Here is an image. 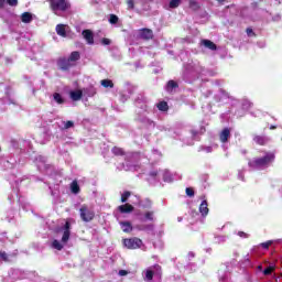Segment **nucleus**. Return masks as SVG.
<instances>
[{"label": "nucleus", "instance_id": "c85d7f7f", "mask_svg": "<svg viewBox=\"0 0 282 282\" xmlns=\"http://www.w3.org/2000/svg\"><path fill=\"white\" fill-rule=\"evenodd\" d=\"M84 94H87L89 97L96 96V88H94V86H89L88 88L84 89Z\"/></svg>", "mask_w": 282, "mask_h": 282}, {"label": "nucleus", "instance_id": "c03bdc74", "mask_svg": "<svg viewBox=\"0 0 282 282\" xmlns=\"http://www.w3.org/2000/svg\"><path fill=\"white\" fill-rule=\"evenodd\" d=\"M9 6L15 7L19 6V0H7Z\"/></svg>", "mask_w": 282, "mask_h": 282}, {"label": "nucleus", "instance_id": "f257e3e1", "mask_svg": "<svg viewBox=\"0 0 282 282\" xmlns=\"http://www.w3.org/2000/svg\"><path fill=\"white\" fill-rule=\"evenodd\" d=\"M271 162H274V153H267L263 158L249 161V166L254 170L267 169V166H270Z\"/></svg>", "mask_w": 282, "mask_h": 282}, {"label": "nucleus", "instance_id": "473e14b6", "mask_svg": "<svg viewBox=\"0 0 282 282\" xmlns=\"http://www.w3.org/2000/svg\"><path fill=\"white\" fill-rule=\"evenodd\" d=\"M189 8L192 10H199V2L195 1V0H191L189 1Z\"/></svg>", "mask_w": 282, "mask_h": 282}, {"label": "nucleus", "instance_id": "8fccbe9b", "mask_svg": "<svg viewBox=\"0 0 282 282\" xmlns=\"http://www.w3.org/2000/svg\"><path fill=\"white\" fill-rule=\"evenodd\" d=\"M128 274H129V271H127V270L119 271V276H127Z\"/></svg>", "mask_w": 282, "mask_h": 282}, {"label": "nucleus", "instance_id": "cd10ccee", "mask_svg": "<svg viewBox=\"0 0 282 282\" xmlns=\"http://www.w3.org/2000/svg\"><path fill=\"white\" fill-rule=\"evenodd\" d=\"M182 3V0H171L169 8H171L172 10H175V8H180Z\"/></svg>", "mask_w": 282, "mask_h": 282}, {"label": "nucleus", "instance_id": "3c124183", "mask_svg": "<svg viewBox=\"0 0 282 282\" xmlns=\"http://www.w3.org/2000/svg\"><path fill=\"white\" fill-rule=\"evenodd\" d=\"M36 160H37V162H42V164H45V162H46L45 156H41V155Z\"/></svg>", "mask_w": 282, "mask_h": 282}, {"label": "nucleus", "instance_id": "7c9ffc66", "mask_svg": "<svg viewBox=\"0 0 282 282\" xmlns=\"http://www.w3.org/2000/svg\"><path fill=\"white\" fill-rule=\"evenodd\" d=\"M153 276H154L153 269H148L145 272L147 281H153Z\"/></svg>", "mask_w": 282, "mask_h": 282}, {"label": "nucleus", "instance_id": "79ce46f5", "mask_svg": "<svg viewBox=\"0 0 282 282\" xmlns=\"http://www.w3.org/2000/svg\"><path fill=\"white\" fill-rule=\"evenodd\" d=\"M273 271H274L273 267H268L267 269H264L263 274L269 275V274H272Z\"/></svg>", "mask_w": 282, "mask_h": 282}, {"label": "nucleus", "instance_id": "4be33fe9", "mask_svg": "<svg viewBox=\"0 0 282 282\" xmlns=\"http://www.w3.org/2000/svg\"><path fill=\"white\" fill-rule=\"evenodd\" d=\"M206 132V128L202 127L200 128V131H197V130H191V133H192V138L194 140H197V135H203V133Z\"/></svg>", "mask_w": 282, "mask_h": 282}, {"label": "nucleus", "instance_id": "de8ad7c7", "mask_svg": "<svg viewBox=\"0 0 282 282\" xmlns=\"http://www.w3.org/2000/svg\"><path fill=\"white\" fill-rule=\"evenodd\" d=\"M127 3H128V9H129V10H133V8H134V2H133V0H128Z\"/></svg>", "mask_w": 282, "mask_h": 282}, {"label": "nucleus", "instance_id": "e433bc0d", "mask_svg": "<svg viewBox=\"0 0 282 282\" xmlns=\"http://www.w3.org/2000/svg\"><path fill=\"white\" fill-rule=\"evenodd\" d=\"M129 197H131V192H124V193L121 195V202H122V204L127 203V200L129 199Z\"/></svg>", "mask_w": 282, "mask_h": 282}, {"label": "nucleus", "instance_id": "5fc2aeb1", "mask_svg": "<svg viewBox=\"0 0 282 282\" xmlns=\"http://www.w3.org/2000/svg\"><path fill=\"white\" fill-rule=\"evenodd\" d=\"M139 121L143 122V123L150 122L149 119H147V118H141V119H139Z\"/></svg>", "mask_w": 282, "mask_h": 282}, {"label": "nucleus", "instance_id": "b1692460", "mask_svg": "<svg viewBox=\"0 0 282 282\" xmlns=\"http://www.w3.org/2000/svg\"><path fill=\"white\" fill-rule=\"evenodd\" d=\"M100 84L102 87H106V88L110 87V89H113V82H111V79H102Z\"/></svg>", "mask_w": 282, "mask_h": 282}, {"label": "nucleus", "instance_id": "7ed1b4c3", "mask_svg": "<svg viewBox=\"0 0 282 282\" xmlns=\"http://www.w3.org/2000/svg\"><path fill=\"white\" fill-rule=\"evenodd\" d=\"M203 72L202 66L197 64H187L185 65V72L184 74L187 76V78H197Z\"/></svg>", "mask_w": 282, "mask_h": 282}, {"label": "nucleus", "instance_id": "864d4df0", "mask_svg": "<svg viewBox=\"0 0 282 282\" xmlns=\"http://www.w3.org/2000/svg\"><path fill=\"white\" fill-rule=\"evenodd\" d=\"M247 34L248 36H250L251 34H254V32L252 31V29H247Z\"/></svg>", "mask_w": 282, "mask_h": 282}, {"label": "nucleus", "instance_id": "bb28decb", "mask_svg": "<svg viewBox=\"0 0 282 282\" xmlns=\"http://www.w3.org/2000/svg\"><path fill=\"white\" fill-rule=\"evenodd\" d=\"M159 111H169V104L166 101H161L158 104Z\"/></svg>", "mask_w": 282, "mask_h": 282}, {"label": "nucleus", "instance_id": "37998d69", "mask_svg": "<svg viewBox=\"0 0 282 282\" xmlns=\"http://www.w3.org/2000/svg\"><path fill=\"white\" fill-rule=\"evenodd\" d=\"M145 219H148L149 221H153V212L145 213Z\"/></svg>", "mask_w": 282, "mask_h": 282}, {"label": "nucleus", "instance_id": "6e6552de", "mask_svg": "<svg viewBox=\"0 0 282 282\" xmlns=\"http://www.w3.org/2000/svg\"><path fill=\"white\" fill-rule=\"evenodd\" d=\"M56 32L58 36H63V39H67V33L69 32V26L65 24H57Z\"/></svg>", "mask_w": 282, "mask_h": 282}, {"label": "nucleus", "instance_id": "e2e57ef3", "mask_svg": "<svg viewBox=\"0 0 282 282\" xmlns=\"http://www.w3.org/2000/svg\"><path fill=\"white\" fill-rule=\"evenodd\" d=\"M188 256H189V257H195V253L189 252Z\"/></svg>", "mask_w": 282, "mask_h": 282}, {"label": "nucleus", "instance_id": "4c0bfd02", "mask_svg": "<svg viewBox=\"0 0 282 282\" xmlns=\"http://www.w3.org/2000/svg\"><path fill=\"white\" fill-rule=\"evenodd\" d=\"M118 21H119L118 15L110 14L109 23H111L112 25H116V23H118Z\"/></svg>", "mask_w": 282, "mask_h": 282}, {"label": "nucleus", "instance_id": "a878e982", "mask_svg": "<svg viewBox=\"0 0 282 282\" xmlns=\"http://www.w3.org/2000/svg\"><path fill=\"white\" fill-rule=\"evenodd\" d=\"M155 226L153 224L142 225L139 230H145L147 232H153Z\"/></svg>", "mask_w": 282, "mask_h": 282}, {"label": "nucleus", "instance_id": "f704fd0d", "mask_svg": "<svg viewBox=\"0 0 282 282\" xmlns=\"http://www.w3.org/2000/svg\"><path fill=\"white\" fill-rule=\"evenodd\" d=\"M113 155H124V151L121 148L115 147L112 148Z\"/></svg>", "mask_w": 282, "mask_h": 282}, {"label": "nucleus", "instance_id": "6ab92c4d", "mask_svg": "<svg viewBox=\"0 0 282 282\" xmlns=\"http://www.w3.org/2000/svg\"><path fill=\"white\" fill-rule=\"evenodd\" d=\"M21 21L22 23H32V13L30 12L22 13Z\"/></svg>", "mask_w": 282, "mask_h": 282}, {"label": "nucleus", "instance_id": "aec40b11", "mask_svg": "<svg viewBox=\"0 0 282 282\" xmlns=\"http://www.w3.org/2000/svg\"><path fill=\"white\" fill-rule=\"evenodd\" d=\"M53 100H55L57 105H65V98H63V96L58 93L53 94Z\"/></svg>", "mask_w": 282, "mask_h": 282}, {"label": "nucleus", "instance_id": "a211bd4d", "mask_svg": "<svg viewBox=\"0 0 282 282\" xmlns=\"http://www.w3.org/2000/svg\"><path fill=\"white\" fill-rule=\"evenodd\" d=\"M120 226H121L123 232H131V230H133V227L131 226V223H129V221H121Z\"/></svg>", "mask_w": 282, "mask_h": 282}, {"label": "nucleus", "instance_id": "f03ea898", "mask_svg": "<svg viewBox=\"0 0 282 282\" xmlns=\"http://www.w3.org/2000/svg\"><path fill=\"white\" fill-rule=\"evenodd\" d=\"M51 10L54 12L57 17L61 14L58 12H67L72 8V3L67 0H48Z\"/></svg>", "mask_w": 282, "mask_h": 282}, {"label": "nucleus", "instance_id": "c9c22d12", "mask_svg": "<svg viewBox=\"0 0 282 282\" xmlns=\"http://www.w3.org/2000/svg\"><path fill=\"white\" fill-rule=\"evenodd\" d=\"M123 169H124V171H138L140 169V166H138V165H129V164L124 165L123 164Z\"/></svg>", "mask_w": 282, "mask_h": 282}, {"label": "nucleus", "instance_id": "09e8293b", "mask_svg": "<svg viewBox=\"0 0 282 282\" xmlns=\"http://www.w3.org/2000/svg\"><path fill=\"white\" fill-rule=\"evenodd\" d=\"M101 43H102V45H111V40L104 37Z\"/></svg>", "mask_w": 282, "mask_h": 282}, {"label": "nucleus", "instance_id": "69168bd1", "mask_svg": "<svg viewBox=\"0 0 282 282\" xmlns=\"http://www.w3.org/2000/svg\"><path fill=\"white\" fill-rule=\"evenodd\" d=\"M35 91H36V90H35V89H33V94H35Z\"/></svg>", "mask_w": 282, "mask_h": 282}, {"label": "nucleus", "instance_id": "9d476101", "mask_svg": "<svg viewBox=\"0 0 282 282\" xmlns=\"http://www.w3.org/2000/svg\"><path fill=\"white\" fill-rule=\"evenodd\" d=\"M82 34L85 41H87L88 45H94V32H91V30H84Z\"/></svg>", "mask_w": 282, "mask_h": 282}, {"label": "nucleus", "instance_id": "2f4dec72", "mask_svg": "<svg viewBox=\"0 0 282 282\" xmlns=\"http://www.w3.org/2000/svg\"><path fill=\"white\" fill-rule=\"evenodd\" d=\"M52 247L55 250H63V243H61V241H58V240H54L53 243H52Z\"/></svg>", "mask_w": 282, "mask_h": 282}, {"label": "nucleus", "instance_id": "a18cd8bd", "mask_svg": "<svg viewBox=\"0 0 282 282\" xmlns=\"http://www.w3.org/2000/svg\"><path fill=\"white\" fill-rule=\"evenodd\" d=\"M202 151H206V153H213V147H202Z\"/></svg>", "mask_w": 282, "mask_h": 282}, {"label": "nucleus", "instance_id": "9b49d317", "mask_svg": "<svg viewBox=\"0 0 282 282\" xmlns=\"http://www.w3.org/2000/svg\"><path fill=\"white\" fill-rule=\"evenodd\" d=\"M219 139H220V142H223L224 144H226V142H228V140H230V129H229V128H225V129L220 132Z\"/></svg>", "mask_w": 282, "mask_h": 282}, {"label": "nucleus", "instance_id": "5701e85b", "mask_svg": "<svg viewBox=\"0 0 282 282\" xmlns=\"http://www.w3.org/2000/svg\"><path fill=\"white\" fill-rule=\"evenodd\" d=\"M70 191L72 193H74L75 195H78V193H80V186H78V182L74 181L70 184Z\"/></svg>", "mask_w": 282, "mask_h": 282}, {"label": "nucleus", "instance_id": "412c9836", "mask_svg": "<svg viewBox=\"0 0 282 282\" xmlns=\"http://www.w3.org/2000/svg\"><path fill=\"white\" fill-rule=\"evenodd\" d=\"M253 140H254V142L257 143V144H261V145H263V144H265L267 142H268V137H261V135H256L254 138H253Z\"/></svg>", "mask_w": 282, "mask_h": 282}, {"label": "nucleus", "instance_id": "2eb2a0df", "mask_svg": "<svg viewBox=\"0 0 282 282\" xmlns=\"http://www.w3.org/2000/svg\"><path fill=\"white\" fill-rule=\"evenodd\" d=\"M72 100L78 101L83 98V90L70 91Z\"/></svg>", "mask_w": 282, "mask_h": 282}, {"label": "nucleus", "instance_id": "ddd939ff", "mask_svg": "<svg viewBox=\"0 0 282 282\" xmlns=\"http://www.w3.org/2000/svg\"><path fill=\"white\" fill-rule=\"evenodd\" d=\"M199 213L202 214L203 217H206L208 215V202L203 200L200 206H199Z\"/></svg>", "mask_w": 282, "mask_h": 282}, {"label": "nucleus", "instance_id": "39448f33", "mask_svg": "<svg viewBox=\"0 0 282 282\" xmlns=\"http://www.w3.org/2000/svg\"><path fill=\"white\" fill-rule=\"evenodd\" d=\"M123 246H126V248H129L130 250H135L137 248H140V246H142V240H140L139 238L124 239Z\"/></svg>", "mask_w": 282, "mask_h": 282}, {"label": "nucleus", "instance_id": "603ef678", "mask_svg": "<svg viewBox=\"0 0 282 282\" xmlns=\"http://www.w3.org/2000/svg\"><path fill=\"white\" fill-rule=\"evenodd\" d=\"M150 177H158V171L150 172Z\"/></svg>", "mask_w": 282, "mask_h": 282}, {"label": "nucleus", "instance_id": "338daca9", "mask_svg": "<svg viewBox=\"0 0 282 282\" xmlns=\"http://www.w3.org/2000/svg\"><path fill=\"white\" fill-rule=\"evenodd\" d=\"M220 281H224V278H220Z\"/></svg>", "mask_w": 282, "mask_h": 282}, {"label": "nucleus", "instance_id": "0e129e2a", "mask_svg": "<svg viewBox=\"0 0 282 282\" xmlns=\"http://www.w3.org/2000/svg\"><path fill=\"white\" fill-rule=\"evenodd\" d=\"M270 129H276V126H271Z\"/></svg>", "mask_w": 282, "mask_h": 282}, {"label": "nucleus", "instance_id": "423d86ee", "mask_svg": "<svg viewBox=\"0 0 282 282\" xmlns=\"http://www.w3.org/2000/svg\"><path fill=\"white\" fill-rule=\"evenodd\" d=\"M62 230L64 231L63 237H62V243H67L69 241V237L72 235V223L68 220H66L64 228H62Z\"/></svg>", "mask_w": 282, "mask_h": 282}, {"label": "nucleus", "instance_id": "c756f323", "mask_svg": "<svg viewBox=\"0 0 282 282\" xmlns=\"http://www.w3.org/2000/svg\"><path fill=\"white\" fill-rule=\"evenodd\" d=\"M177 83L174 80H170L166 85V91H173V89H176Z\"/></svg>", "mask_w": 282, "mask_h": 282}, {"label": "nucleus", "instance_id": "72a5a7b5", "mask_svg": "<svg viewBox=\"0 0 282 282\" xmlns=\"http://www.w3.org/2000/svg\"><path fill=\"white\" fill-rule=\"evenodd\" d=\"M134 102L137 104H141V102H147V97H144V95L140 94L138 95V97L134 99Z\"/></svg>", "mask_w": 282, "mask_h": 282}, {"label": "nucleus", "instance_id": "ea45409f", "mask_svg": "<svg viewBox=\"0 0 282 282\" xmlns=\"http://www.w3.org/2000/svg\"><path fill=\"white\" fill-rule=\"evenodd\" d=\"M0 259L4 260L7 263L10 262V257L8 256V253H6V251H0Z\"/></svg>", "mask_w": 282, "mask_h": 282}, {"label": "nucleus", "instance_id": "680f3d73", "mask_svg": "<svg viewBox=\"0 0 282 282\" xmlns=\"http://www.w3.org/2000/svg\"><path fill=\"white\" fill-rule=\"evenodd\" d=\"M226 0H217L218 3H224Z\"/></svg>", "mask_w": 282, "mask_h": 282}, {"label": "nucleus", "instance_id": "4d7b16f0", "mask_svg": "<svg viewBox=\"0 0 282 282\" xmlns=\"http://www.w3.org/2000/svg\"><path fill=\"white\" fill-rule=\"evenodd\" d=\"M281 20V15L280 14H278V15H275L274 18H273V21H280Z\"/></svg>", "mask_w": 282, "mask_h": 282}, {"label": "nucleus", "instance_id": "1a4fd4ad", "mask_svg": "<svg viewBox=\"0 0 282 282\" xmlns=\"http://www.w3.org/2000/svg\"><path fill=\"white\" fill-rule=\"evenodd\" d=\"M140 39H143L144 41H151L153 39V31L150 29H143L140 31Z\"/></svg>", "mask_w": 282, "mask_h": 282}, {"label": "nucleus", "instance_id": "6e6d98bb", "mask_svg": "<svg viewBox=\"0 0 282 282\" xmlns=\"http://www.w3.org/2000/svg\"><path fill=\"white\" fill-rule=\"evenodd\" d=\"M238 235H239V237H248V235L243 231H239Z\"/></svg>", "mask_w": 282, "mask_h": 282}, {"label": "nucleus", "instance_id": "a19ab883", "mask_svg": "<svg viewBox=\"0 0 282 282\" xmlns=\"http://www.w3.org/2000/svg\"><path fill=\"white\" fill-rule=\"evenodd\" d=\"M74 127V121H64V129H72Z\"/></svg>", "mask_w": 282, "mask_h": 282}, {"label": "nucleus", "instance_id": "f8f14e48", "mask_svg": "<svg viewBox=\"0 0 282 282\" xmlns=\"http://www.w3.org/2000/svg\"><path fill=\"white\" fill-rule=\"evenodd\" d=\"M202 45H204V47H207V50H212V52H215L217 50V44L210 40H203Z\"/></svg>", "mask_w": 282, "mask_h": 282}, {"label": "nucleus", "instance_id": "13d9d810", "mask_svg": "<svg viewBox=\"0 0 282 282\" xmlns=\"http://www.w3.org/2000/svg\"><path fill=\"white\" fill-rule=\"evenodd\" d=\"M3 3H6V0H0V8L3 7Z\"/></svg>", "mask_w": 282, "mask_h": 282}, {"label": "nucleus", "instance_id": "49530a36", "mask_svg": "<svg viewBox=\"0 0 282 282\" xmlns=\"http://www.w3.org/2000/svg\"><path fill=\"white\" fill-rule=\"evenodd\" d=\"M261 246H262V248H264V250H268V248H270V246H272V241L262 242Z\"/></svg>", "mask_w": 282, "mask_h": 282}, {"label": "nucleus", "instance_id": "0eeeda50", "mask_svg": "<svg viewBox=\"0 0 282 282\" xmlns=\"http://www.w3.org/2000/svg\"><path fill=\"white\" fill-rule=\"evenodd\" d=\"M57 67L62 69V72H67L70 67H74V64L69 58H59L57 61Z\"/></svg>", "mask_w": 282, "mask_h": 282}, {"label": "nucleus", "instance_id": "393cba45", "mask_svg": "<svg viewBox=\"0 0 282 282\" xmlns=\"http://www.w3.org/2000/svg\"><path fill=\"white\" fill-rule=\"evenodd\" d=\"M163 181L169 183L173 182V175L167 170L163 173Z\"/></svg>", "mask_w": 282, "mask_h": 282}, {"label": "nucleus", "instance_id": "20e7f679", "mask_svg": "<svg viewBox=\"0 0 282 282\" xmlns=\"http://www.w3.org/2000/svg\"><path fill=\"white\" fill-rule=\"evenodd\" d=\"M79 215L80 219L86 223L93 221V219L96 217V214L87 205H82V207L79 208Z\"/></svg>", "mask_w": 282, "mask_h": 282}, {"label": "nucleus", "instance_id": "052dcab7", "mask_svg": "<svg viewBox=\"0 0 282 282\" xmlns=\"http://www.w3.org/2000/svg\"><path fill=\"white\" fill-rule=\"evenodd\" d=\"M220 94H223V96H227L225 90H220Z\"/></svg>", "mask_w": 282, "mask_h": 282}, {"label": "nucleus", "instance_id": "58836bf2", "mask_svg": "<svg viewBox=\"0 0 282 282\" xmlns=\"http://www.w3.org/2000/svg\"><path fill=\"white\" fill-rule=\"evenodd\" d=\"M185 193H186L187 197H195V191H193V188H191V187H187L185 189Z\"/></svg>", "mask_w": 282, "mask_h": 282}, {"label": "nucleus", "instance_id": "f3484780", "mask_svg": "<svg viewBox=\"0 0 282 282\" xmlns=\"http://www.w3.org/2000/svg\"><path fill=\"white\" fill-rule=\"evenodd\" d=\"M118 210H120V213H133V207L132 205H129V204L120 205L118 207Z\"/></svg>", "mask_w": 282, "mask_h": 282}, {"label": "nucleus", "instance_id": "bf43d9fd", "mask_svg": "<svg viewBox=\"0 0 282 282\" xmlns=\"http://www.w3.org/2000/svg\"><path fill=\"white\" fill-rule=\"evenodd\" d=\"M131 158H138V153H132Z\"/></svg>", "mask_w": 282, "mask_h": 282}, {"label": "nucleus", "instance_id": "dca6fc26", "mask_svg": "<svg viewBox=\"0 0 282 282\" xmlns=\"http://www.w3.org/2000/svg\"><path fill=\"white\" fill-rule=\"evenodd\" d=\"M150 270L153 271L154 276H159V279L162 276V267L160 264H154Z\"/></svg>", "mask_w": 282, "mask_h": 282}, {"label": "nucleus", "instance_id": "4468645a", "mask_svg": "<svg viewBox=\"0 0 282 282\" xmlns=\"http://www.w3.org/2000/svg\"><path fill=\"white\" fill-rule=\"evenodd\" d=\"M68 59H70V63L74 65L76 61H80V53L78 51L72 52Z\"/></svg>", "mask_w": 282, "mask_h": 282}]
</instances>
